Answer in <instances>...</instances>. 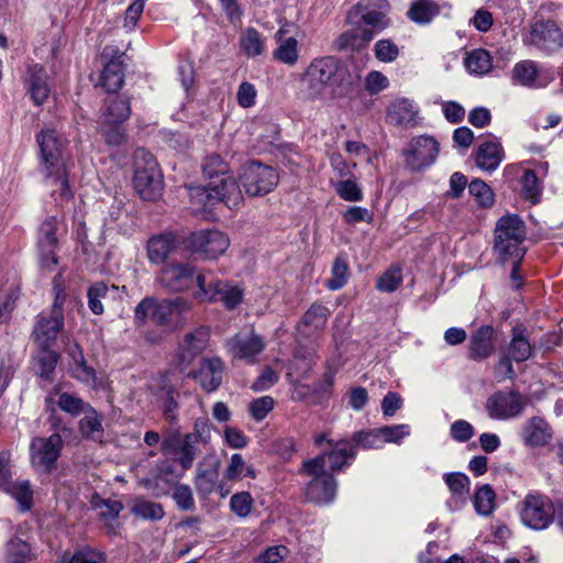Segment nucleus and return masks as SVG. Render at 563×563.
Here are the masks:
<instances>
[{
    "instance_id": "f257e3e1",
    "label": "nucleus",
    "mask_w": 563,
    "mask_h": 563,
    "mask_svg": "<svg viewBox=\"0 0 563 563\" xmlns=\"http://www.w3.org/2000/svg\"><path fill=\"white\" fill-rule=\"evenodd\" d=\"M38 146L40 168L45 177V184L51 188L52 197L57 206L73 199L69 185L66 141L52 128L42 129L36 134Z\"/></svg>"
},
{
    "instance_id": "f03ea898",
    "label": "nucleus",
    "mask_w": 563,
    "mask_h": 563,
    "mask_svg": "<svg viewBox=\"0 0 563 563\" xmlns=\"http://www.w3.org/2000/svg\"><path fill=\"white\" fill-rule=\"evenodd\" d=\"M346 70L333 56H323L310 62L299 79V95L303 100H321L342 84Z\"/></svg>"
},
{
    "instance_id": "7ed1b4c3",
    "label": "nucleus",
    "mask_w": 563,
    "mask_h": 563,
    "mask_svg": "<svg viewBox=\"0 0 563 563\" xmlns=\"http://www.w3.org/2000/svg\"><path fill=\"white\" fill-rule=\"evenodd\" d=\"M526 225L517 214H506L498 219L494 231V252L505 263L509 260L521 262L526 249Z\"/></svg>"
},
{
    "instance_id": "20e7f679",
    "label": "nucleus",
    "mask_w": 563,
    "mask_h": 563,
    "mask_svg": "<svg viewBox=\"0 0 563 563\" xmlns=\"http://www.w3.org/2000/svg\"><path fill=\"white\" fill-rule=\"evenodd\" d=\"M134 166L135 190L144 200H156L163 191V175L156 159L144 148H137L134 153Z\"/></svg>"
},
{
    "instance_id": "39448f33",
    "label": "nucleus",
    "mask_w": 563,
    "mask_h": 563,
    "mask_svg": "<svg viewBox=\"0 0 563 563\" xmlns=\"http://www.w3.org/2000/svg\"><path fill=\"white\" fill-rule=\"evenodd\" d=\"M302 473L311 477L306 487L307 499L318 505L329 504L334 499L336 481L330 472L324 470V455L305 461Z\"/></svg>"
},
{
    "instance_id": "423d86ee",
    "label": "nucleus",
    "mask_w": 563,
    "mask_h": 563,
    "mask_svg": "<svg viewBox=\"0 0 563 563\" xmlns=\"http://www.w3.org/2000/svg\"><path fill=\"white\" fill-rule=\"evenodd\" d=\"M189 308V302L181 297L162 300L155 297H145L135 307L134 319L140 323H144L147 319H151L154 323L164 325L167 324L174 316L180 314Z\"/></svg>"
},
{
    "instance_id": "0eeeda50",
    "label": "nucleus",
    "mask_w": 563,
    "mask_h": 563,
    "mask_svg": "<svg viewBox=\"0 0 563 563\" xmlns=\"http://www.w3.org/2000/svg\"><path fill=\"white\" fill-rule=\"evenodd\" d=\"M54 290L55 301L51 313H41L33 331L34 340L41 350L51 349L64 327L63 289L55 285Z\"/></svg>"
},
{
    "instance_id": "6e6552de",
    "label": "nucleus",
    "mask_w": 563,
    "mask_h": 563,
    "mask_svg": "<svg viewBox=\"0 0 563 563\" xmlns=\"http://www.w3.org/2000/svg\"><path fill=\"white\" fill-rule=\"evenodd\" d=\"M240 180L249 196L257 197L271 192L278 185L279 175L275 168L254 161L242 167Z\"/></svg>"
},
{
    "instance_id": "1a4fd4ad",
    "label": "nucleus",
    "mask_w": 563,
    "mask_h": 563,
    "mask_svg": "<svg viewBox=\"0 0 563 563\" xmlns=\"http://www.w3.org/2000/svg\"><path fill=\"white\" fill-rule=\"evenodd\" d=\"M439 152V142L433 136L412 137L402 151L405 165L411 172H420L435 162Z\"/></svg>"
},
{
    "instance_id": "9d476101",
    "label": "nucleus",
    "mask_w": 563,
    "mask_h": 563,
    "mask_svg": "<svg viewBox=\"0 0 563 563\" xmlns=\"http://www.w3.org/2000/svg\"><path fill=\"white\" fill-rule=\"evenodd\" d=\"M526 405L527 399L520 393L498 390L487 398L485 409L490 419L505 421L521 416Z\"/></svg>"
},
{
    "instance_id": "9b49d317",
    "label": "nucleus",
    "mask_w": 563,
    "mask_h": 563,
    "mask_svg": "<svg viewBox=\"0 0 563 563\" xmlns=\"http://www.w3.org/2000/svg\"><path fill=\"white\" fill-rule=\"evenodd\" d=\"M62 448L63 439L58 433L34 438L30 444L33 467L41 473L52 472L60 456Z\"/></svg>"
},
{
    "instance_id": "f8f14e48",
    "label": "nucleus",
    "mask_w": 563,
    "mask_h": 563,
    "mask_svg": "<svg viewBox=\"0 0 563 563\" xmlns=\"http://www.w3.org/2000/svg\"><path fill=\"white\" fill-rule=\"evenodd\" d=\"M523 41L540 51L554 52L563 46V32L553 20L534 19Z\"/></svg>"
},
{
    "instance_id": "ddd939ff",
    "label": "nucleus",
    "mask_w": 563,
    "mask_h": 563,
    "mask_svg": "<svg viewBox=\"0 0 563 563\" xmlns=\"http://www.w3.org/2000/svg\"><path fill=\"white\" fill-rule=\"evenodd\" d=\"M555 510L549 498L529 494L522 501L521 520L532 529L547 528L553 520Z\"/></svg>"
},
{
    "instance_id": "4468645a",
    "label": "nucleus",
    "mask_w": 563,
    "mask_h": 563,
    "mask_svg": "<svg viewBox=\"0 0 563 563\" xmlns=\"http://www.w3.org/2000/svg\"><path fill=\"white\" fill-rule=\"evenodd\" d=\"M185 244L187 249L201 253L207 258H217L228 250L230 240L220 231L206 230L191 233Z\"/></svg>"
},
{
    "instance_id": "2eb2a0df",
    "label": "nucleus",
    "mask_w": 563,
    "mask_h": 563,
    "mask_svg": "<svg viewBox=\"0 0 563 563\" xmlns=\"http://www.w3.org/2000/svg\"><path fill=\"white\" fill-rule=\"evenodd\" d=\"M196 269L189 263L170 262L166 264L158 276V284L170 292L188 290L196 278Z\"/></svg>"
},
{
    "instance_id": "dca6fc26",
    "label": "nucleus",
    "mask_w": 563,
    "mask_h": 563,
    "mask_svg": "<svg viewBox=\"0 0 563 563\" xmlns=\"http://www.w3.org/2000/svg\"><path fill=\"white\" fill-rule=\"evenodd\" d=\"M227 347L233 358L245 360L254 363L256 356L265 349L263 338L254 331L239 333L227 342Z\"/></svg>"
},
{
    "instance_id": "f3484780",
    "label": "nucleus",
    "mask_w": 563,
    "mask_h": 563,
    "mask_svg": "<svg viewBox=\"0 0 563 563\" xmlns=\"http://www.w3.org/2000/svg\"><path fill=\"white\" fill-rule=\"evenodd\" d=\"M554 432L550 423L542 417L534 416L521 426L520 439L527 448H542L551 443Z\"/></svg>"
},
{
    "instance_id": "a211bd4d",
    "label": "nucleus",
    "mask_w": 563,
    "mask_h": 563,
    "mask_svg": "<svg viewBox=\"0 0 563 563\" xmlns=\"http://www.w3.org/2000/svg\"><path fill=\"white\" fill-rule=\"evenodd\" d=\"M389 4L386 0H362L354 8L353 13L364 24L376 32L386 29L389 24L387 12Z\"/></svg>"
},
{
    "instance_id": "6ab92c4d",
    "label": "nucleus",
    "mask_w": 563,
    "mask_h": 563,
    "mask_svg": "<svg viewBox=\"0 0 563 563\" xmlns=\"http://www.w3.org/2000/svg\"><path fill=\"white\" fill-rule=\"evenodd\" d=\"M206 393L217 390L223 378V363L218 357L202 358L199 367L188 373Z\"/></svg>"
},
{
    "instance_id": "aec40b11",
    "label": "nucleus",
    "mask_w": 563,
    "mask_h": 563,
    "mask_svg": "<svg viewBox=\"0 0 563 563\" xmlns=\"http://www.w3.org/2000/svg\"><path fill=\"white\" fill-rule=\"evenodd\" d=\"M48 76L45 69L35 64L27 68L25 86L31 100L35 106H42L49 97Z\"/></svg>"
},
{
    "instance_id": "412c9836",
    "label": "nucleus",
    "mask_w": 563,
    "mask_h": 563,
    "mask_svg": "<svg viewBox=\"0 0 563 563\" xmlns=\"http://www.w3.org/2000/svg\"><path fill=\"white\" fill-rule=\"evenodd\" d=\"M211 184L218 202H223L229 209L240 208L243 195L234 177L227 175L219 180H212Z\"/></svg>"
},
{
    "instance_id": "4be33fe9",
    "label": "nucleus",
    "mask_w": 563,
    "mask_h": 563,
    "mask_svg": "<svg viewBox=\"0 0 563 563\" xmlns=\"http://www.w3.org/2000/svg\"><path fill=\"white\" fill-rule=\"evenodd\" d=\"M512 79L529 88L545 87L552 78H543L536 62L527 59L517 63L512 69Z\"/></svg>"
},
{
    "instance_id": "5701e85b",
    "label": "nucleus",
    "mask_w": 563,
    "mask_h": 563,
    "mask_svg": "<svg viewBox=\"0 0 563 563\" xmlns=\"http://www.w3.org/2000/svg\"><path fill=\"white\" fill-rule=\"evenodd\" d=\"M504 159L503 147L497 141L483 142L476 152V166L485 172L497 169Z\"/></svg>"
},
{
    "instance_id": "b1692460",
    "label": "nucleus",
    "mask_w": 563,
    "mask_h": 563,
    "mask_svg": "<svg viewBox=\"0 0 563 563\" xmlns=\"http://www.w3.org/2000/svg\"><path fill=\"white\" fill-rule=\"evenodd\" d=\"M417 114L413 103L408 99H397L387 109V119L394 125L412 126L417 123Z\"/></svg>"
},
{
    "instance_id": "393cba45",
    "label": "nucleus",
    "mask_w": 563,
    "mask_h": 563,
    "mask_svg": "<svg viewBox=\"0 0 563 563\" xmlns=\"http://www.w3.org/2000/svg\"><path fill=\"white\" fill-rule=\"evenodd\" d=\"M328 444L330 446V451L324 452L321 455H324V465L327 464L328 460L329 468L331 471L340 470L344 464L349 463V461L353 460L355 456L353 449L350 448L349 442L345 440L338 442L328 440Z\"/></svg>"
},
{
    "instance_id": "a878e982",
    "label": "nucleus",
    "mask_w": 563,
    "mask_h": 563,
    "mask_svg": "<svg viewBox=\"0 0 563 563\" xmlns=\"http://www.w3.org/2000/svg\"><path fill=\"white\" fill-rule=\"evenodd\" d=\"M493 335L494 330L492 327H482L478 329L471 339L470 357L473 360H483L489 356L494 351Z\"/></svg>"
},
{
    "instance_id": "bb28decb",
    "label": "nucleus",
    "mask_w": 563,
    "mask_h": 563,
    "mask_svg": "<svg viewBox=\"0 0 563 563\" xmlns=\"http://www.w3.org/2000/svg\"><path fill=\"white\" fill-rule=\"evenodd\" d=\"M130 115L131 107L129 98L117 96L107 101L101 121L108 122L109 124H122Z\"/></svg>"
},
{
    "instance_id": "cd10ccee",
    "label": "nucleus",
    "mask_w": 563,
    "mask_h": 563,
    "mask_svg": "<svg viewBox=\"0 0 563 563\" xmlns=\"http://www.w3.org/2000/svg\"><path fill=\"white\" fill-rule=\"evenodd\" d=\"M532 346L527 335V329L517 325L512 329V338L508 346V355L515 362H523L531 356Z\"/></svg>"
},
{
    "instance_id": "c85d7f7f",
    "label": "nucleus",
    "mask_w": 563,
    "mask_h": 563,
    "mask_svg": "<svg viewBox=\"0 0 563 563\" xmlns=\"http://www.w3.org/2000/svg\"><path fill=\"white\" fill-rule=\"evenodd\" d=\"M285 27H280L276 33V38L278 41V46L274 51L273 56L276 60L288 65L294 66L299 58L298 54V42L295 37H288L283 40L284 34L286 33Z\"/></svg>"
},
{
    "instance_id": "c756f323",
    "label": "nucleus",
    "mask_w": 563,
    "mask_h": 563,
    "mask_svg": "<svg viewBox=\"0 0 563 563\" xmlns=\"http://www.w3.org/2000/svg\"><path fill=\"white\" fill-rule=\"evenodd\" d=\"M175 249V240L169 234L153 236L147 242V256L151 263L162 264Z\"/></svg>"
},
{
    "instance_id": "7c9ffc66",
    "label": "nucleus",
    "mask_w": 563,
    "mask_h": 563,
    "mask_svg": "<svg viewBox=\"0 0 563 563\" xmlns=\"http://www.w3.org/2000/svg\"><path fill=\"white\" fill-rule=\"evenodd\" d=\"M208 339L209 335L206 329H198L195 332L186 334L180 347L181 361L189 363L195 355L205 350Z\"/></svg>"
},
{
    "instance_id": "2f4dec72",
    "label": "nucleus",
    "mask_w": 563,
    "mask_h": 563,
    "mask_svg": "<svg viewBox=\"0 0 563 563\" xmlns=\"http://www.w3.org/2000/svg\"><path fill=\"white\" fill-rule=\"evenodd\" d=\"M2 490L16 500L21 511L31 509L33 505V490L29 481L12 479Z\"/></svg>"
},
{
    "instance_id": "473e14b6",
    "label": "nucleus",
    "mask_w": 563,
    "mask_h": 563,
    "mask_svg": "<svg viewBox=\"0 0 563 563\" xmlns=\"http://www.w3.org/2000/svg\"><path fill=\"white\" fill-rule=\"evenodd\" d=\"M118 287H109L103 282L92 284L87 291L88 307L95 314H101L104 311V303H108L111 292H117Z\"/></svg>"
},
{
    "instance_id": "72a5a7b5",
    "label": "nucleus",
    "mask_w": 563,
    "mask_h": 563,
    "mask_svg": "<svg viewBox=\"0 0 563 563\" xmlns=\"http://www.w3.org/2000/svg\"><path fill=\"white\" fill-rule=\"evenodd\" d=\"M79 421V430L85 438L93 441H101L103 437V427L101 416L89 406Z\"/></svg>"
},
{
    "instance_id": "f704fd0d",
    "label": "nucleus",
    "mask_w": 563,
    "mask_h": 563,
    "mask_svg": "<svg viewBox=\"0 0 563 563\" xmlns=\"http://www.w3.org/2000/svg\"><path fill=\"white\" fill-rule=\"evenodd\" d=\"M464 65L471 74L483 76L490 71L493 67V58L488 51L477 48L466 54Z\"/></svg>"
},
{
    "instance_id": "c9c22d12",
    "label": "nucleus",
    "mask_w": 563,
    "mask_h": 563,
    "mask_svg": "<svg viewBox=\"0 0 563 563\" xmlns=\"http://www.w3.org/2000/svg\"><path fill=\"white\" fill-rule=\"evenodd\" d=\"M100 84L107 92H117L123 84V65L119 60H110L101 73Z\"/></svg>"
},
{
    "instance_id": "e433bc0d",
    "label": "nucleus",
    "mask_w": 563,
    "mask_h": 563,
    "mask_svg": "<svg viewBox=\"0 0 563 563\" xmlns=\"http://www.w3.org/2000/svg\"><path fill=\"white\" fill-rule=\"evenodd\" d=\"M439 14V7L433 0H417L408 10V18L418 24H428Z\"/></svg>"
},
{
    "instance_id": "4c0bfd02",
    "label": "nucleus",
    "mask_w": 563,
    "mask_h": 563,
    "mask_svg": "<svg viewBox=\"0 0 563 563\" xmlns=\"http://www.w3.org/2000/svg\"><path fill=\"white\" fill-rule=\"evenodd\" d=\"M198 291L195 292V298L199 301H218V296L221 292L220 288L222 282L214 278H209L206 274H197L195 278Z\"/></svg>"
},
{
    "instance_id": "58836bf2",
    "label": "nucleus",
    "mask_w": 563,
    "mask_h": 563,
    "mask_svg": "<svg viewBox=\"0 0 563 563\" xmlns=\"http://www.w3.org/2000/svg\"><path fill=\"white\" fill-rule=\"evenodd\" d=\"M496 494L490 485L485 484L476 489L473 497L474 508L479 516H489L496 506Z\"/></svg>"
},
{
    "instance_id": "ea45409f",
    "label": "nucleus",
    "mask_w": 563,
    "mask_h": 563,
    "mask_svg": "<svg viewBox=\"0 0 563 563\" xmlns=\"http://www.w3.org/2000/svg\"><path fill=\"white\" fill-rule=\"evenodd\" d=\"M244 476L256 477V472L252 466L246 465L241 454L235 453L231 456L224 471V478L231 482L241 481Z\"/></svg>"
},
{
    "instance_id": "a19ab883",
    "label": "nucleus",
    "mask_w": 563,
    "mask_h": 563,
    "mask_svg": "<svg viewBox=\"0 0 563 563\" xmlns=\"http://www.w3.org/2000/svg\"><path fill=\"white\" fill-rule=\"evenodd\" d=\"M59 563H106V555L91 548H80L71 552H64Z\"/></svg>"
},
{
    "instance_id": "79ce46f5",
    "label": "nucleus",
    "mask_w": 563,
    "mask_h": 563,
    "mask_svg": "<svg viewBox=\"0 0 563 563\" xmlns=\"http://www.w3.org/2000/svg\"><path fill=\"white\" fill-rule=\"evenodd\" d=\"M189 197L190 201L194 205V211L199 212L201 210L207 209L208 207H211L217 201V195L214 190H212V184L211 181L208 184L207 187H190L189 188Z\"/></svg>"
},
{
    "instance_id": "37998d69",
    "label": "nucleus",
    "mask_w": 563,
    "mask_h": 563,
    "mask_svg": "<svg viewBox=\"0 0 563 563\" xmlns=\"http://www.w3.org/2000/svg\"><path fill=\"white\" fill-rule=\"evenodd\" d=\"M30 545L26 541L14 537L10 539L5 548V562L7 563H29L30 561Z\"/></svg>"
},
{
    "instance_id": "c03bdc74",
    "label": "nucleus",
    "mask_w": 563,
    "mask_h": 563,
    "mask_svg": "<svg viewBox=\"0 0 563 563\" xmlns=\"http://www.w3.org/2000/svg\"><path fill=\"white\" fill-rule=\"evenodd\" d=\"M57 230V219L56 217H48L45 219L38 233V249L40 252L52 251L57 245V238L55 235Z\"/></svg>"
},
{
    "instance_id": "a18cd8bd",
    "label": "nucleus",
    "mask_w": 563,
    "mask_h": 563,
    "mask_svg": "<svg viewBox=\"0 0 563 563\" xmlns=\"http://www.w3.org/2000/svg\"><path fill=\"white\" fill-rule=\"evenodd\" d=\"M228 172L229 164L218 154L208 155L202 164V173L210 181L225 177Z\"/></svg>"
},
{
    "instance_id": "49530a36",
    "label": "nucleus",
    "mask_w": 563,
    "mask_h": 563,
    "mask_svg": "<svg viewBox=\"0 0 563 563\" xmlns=\"http://www.w3.org/2000/svg\"><path fill=\"white\" fill-rule=\"evenodd\" d=\"M91 505L95 509L99 510V515L108 520L112 521L118 518L119 514L123 509V505L119 500L103 499L98 495L92 496Z\"/></svg>"
},
{
    "instance_id": "de8ad7c7",
    "label": "nucleus",
    "mask_w": 563,
    "mask_h": 563,
    "mask_svg": "<svg viewBox=\"0 0 563 563\" xmlns=\"http://www.w3.org/2000/svg\"><path fill=\"white\" fill-rule=\"evenodd\" d=\"M56 404L60 410L70 416H78L82 413L90 406L85 402L80 397L69 393H60L56 400Z\"/></svg>"
},
{
    "instance_id": "09e8293b",
    "label": "nucleus",
    "mask_w": 563,
    "mask_h": 563,
    "mask_svg": "<svg viewBox=\"0 0 563 563\" xmlns=\"http://www.w3.org/2000/svg\"><path fill=\"white\" fill-rule=\"evenodd\" d=\"M159 389L164 415L167 420H173L175 419V410L177 409V401L175 399L176 391L165 377L161 378Z\"/></svg>"
},
{
    "instance_id": "8fccbe9b",
    "label": "nucleus",
    "mask_w": 563,
    "mask_h": 563,
    "mask_svg": "<svg viewBox=\"0 0 563 563\" xmlns=\"http://www.w3.org/2000/svg\"><path fill=\"white\" fill-rule=\"evenodd\" d=\"M349 276V266L346 261L338 256L334 260L332 269H331V278L327 280V287L331 290H338L342 288L346 282Z\"/></svg>"
},
{
    "instance_id": "3c124183",
    "label": "nucleus",
    "mask_w": 563,
    "mask_h": 563,
    "mask_svg": "<svg viewBox=\"0 0 563 563\" xmlns=\"http://www.w3.org/2000/svg\"><path fill=\"white\" fill-rule=\"evenodd\" d=\"M132 512L140 518L148 520H159L164 516V510L159 504L145 499H136Z\"/></svg>"
},
{
    "instance_id": "603ef678",
    "label": "nucleus",
    "mask_w": 563,
    "mask_h": 563,
    "mask_svg": "<svg viewBox=\"0 0 563 563\" xmlns=\"http://www.w3.org/2000/svg\"><path fill=\"white\" fill-rule=\"evenodd\" d=\"M443 479L450 490V494L468 496L471 481L464 473H446L443 475Z\"/></svg>"
},
{
    "instance_id": "864d4df0",
    "label": "nucleus",
    "mask_w": 563,
    "mask_h": 563,
    "mask_svg": "<svg viewBox=\"0 0 563 563\" xmlns=\"http://www.w3.org/2000/svg\"><path fill=\"white\" fill-rule=\"evenodd\" d=\"M241 46L247 56L255 57L263 53L264 41L256 30L247 29L241 37Z\"/></svg>"
},
{
    "instance_id": "5fc2aeb1",
    "label": "nucleus",
    "mask_w": 563,
    "mask_h": 563,
    "mask_svg": "<svg viewBox=\"0 0 563 563\" xmlns=\"http://www.w3.org/2000/svg\"><path fill=\"white\" fill-rule=\"evenodd\" d=\"M254 500L249 492L234 494L230 499L231 511L240 518L247 517L253 509Z\"/></svg>"
},
{
    "instance_id": "6e6d98bb",
    "label": "nucleus",
    "mask_w": 563,
    "mask_h": 563,
    "mask_svg": "<svg viewBox=\"0 0 563 563\" xmlns=\"http://www.w3.org/2000/svg\"><path fill=\"white\" fill-rule=\"evenodd\" d=\"M100 133L102 134L106 143L112 146H119L126 141V134L122 124H109L108 122L100 121Z\"/></svg>"
},
{
    "instance_id": "4d7b16f0",
    "label": "nucleus",
    "mask_w": 563,
    "mask_h": 563,
    "mask_svg": "<svg viewBox=\"0 0 563 563\" xmlns=\"http://www.w3.org/2000/svg\"><path fill=\"white\" fill-rule=\"evenodd\" d=\"M468 191L482 207H489L494 202V194L492 189L481 179L472 180L468 185Z\"/></svg>"
},
{
    "instance_id": "13d9d810",
    "label": "nucleus",
    "mask_w": 563,
    "mask_h": 563,
    "mask_svg": "<svg viewBox=\"0 0 563 563\" xmlns=\"http://www.w3.org/2000/svg\"><path fill=\"white\" fill-rule=\"evenodd\" d=\"M374 54L382 63H393L399 56V48L391 40L384 38L375 43Z\"/></svg>"
},
{
    "instance_id": "bf43d9fd",
    "label": "nucleus",
    "mask_w": 563,
    "mask_h": 563,
    "mask_svg": "<svg viewBox=\"0 0 563 563\" xmlns=\"http://www.w3.org/2000/svg\"><path fill=\"white\" fill-rule=\"evenodd\" d=\"M220 290L218 301H222L225 308L234 309L242 301L243 290L239 286L222 282Z\"/></svg>"
},
{
    "instance_id": "052dcab7",
    "label": "nucleus",
    "mask_w": 563,
    "mask_h": 563,
    "mask_svg": "<svg viewBox=\"0 0 563 563\" xmlns=\"http://www.w3.org/2000/svg\"><path fill=\"white\" fill-rule=\"evenodd\" d=\"M522 192L526 199L536 203L541 192L539 180L533 170H525L521 177Z\"/></svg>"
},
{
    "instance_id": "680f3d73",
    "label": "nucleus",
    "mask_w": 563,
    "mask_h": 563,
    "mask_svg": "<svg viewBox=\"0 0 563 563\" xmlns=\"http://www.w3.org/2000/svg\"><path fill=\"white\" fill-rule=\"evenodd\" d=\"M402 282L401 271L398 267L387 269L377 280V289L385 292L395 291Z\"/></svg>"
},
{
    "instance_id": "e2e57ef3",
    "label": "nucleus",
    "mask_w": 563,
    "mask_h": 563,
    "mask_svg": "<svg viewBox=\"0 0 563 563\" xmlns=\"http://www.w3.org/2000/svg\"><path fill=\"white\" fill-rule=\"evenodd\" d=\"M352 439L356 445L363 449H378L383 445L379 429L356 432Z\"/></svg>"
},
{
    "instance_id": "0e129e2a",
    "label": "nucleus",
    "mask_w": 563,
    "mask_h": 563,
    "mask_svg": "<svg viewBox=\"0 0 563 563\" xmlns=\"http://www.w3.org/2000/svg\"><path fill=\"white\" fill-rule=\"evenodd\" d=\"M335 191L346 201H361L363 198L360 186L352 179L338 181L335 184Z\"/></svg>"
},
{
    "instance_id": "69168bd1",
    "label": "nucleus",
    "mask_w": 563,
    "mask_h": 563,
    "mask_svg": "<svg viewBox=\"0 0 563 563\" xmlns=\"http://www.w3.org/2000/svg\"><path fill=\"white\" fill-rule=\"evenodd\" d=\"M59 355L51 349L41 351L38 355L40 375L43 378H48L54 372L58 362Z\"/></svg>"
},
{
    "instance_id": "338daca9",
    "label": "nucleus",
    "mask_w": 563,
    "mask_h": 563,
    "mask_svg": "<svg viewBox=\"0 0 563 563\" xmlns=\"http://www.w3.org/2000/svg\"><path fill=\"white\" fill-rule=\"evenodd\" d=\"M408 424H397L391 427L379 428L383 443H399L405 437L409 435Z\"/></svg>"
},
{
    "instance_id": "774afa93",
    "label": "nucleus",
    "mask_w": 563,
    "mask_h": 563,
    "mask_svg": "<svg viewBox=\"0 0 563 563\" xmlns=\"http://www.w3.org/2000/svg\"><path fill=\"white\" fill-rule=\"evenodd\" d=\"M274 407V399L269 396L260 397L250 404V413L257 420H263Z\"/></svg>"
}]
</instances>
